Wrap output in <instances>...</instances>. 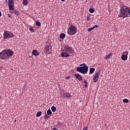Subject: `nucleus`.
Segmentation results:
<instances>
[{
    "instance_id": "f257e3e1",
    "label": "nucleus",
    "mask_w": 130,
    "mask_h": 130,
    "mask_svg": "<svg viewBox=\"0 0 130 130\" xmlns=\"http://www.w3.org/2000/svg\"><path fill=\"white\" fill-rule=\"evenodd\" d=\"M130 15V8L126 7L124 8L123 6H120L118 17L119 18H123L128 17Z\"/></svg>"
},
{
    "instance_id": "f03ea898",
    "label": "nucleus",
    "mask_w": 130,
    "mask_h": 130,
    "mask_svg": "<svg viewBox=\"0 0 130 130\" xmlns=\"http://www.w3.org/2000/svg\"><path fill=\"white\" fill-rule=\"evenodd\" d=\"M88 66L79 67L77 68L76 71L83 75H85L88 73Z\"/></svg>"
},
{
    "instance_id": "7ed1b4c3",
    "label": "nucleus",
    "mask_w": 130,
    "mask_h": 130,
    "mask_svg": "<svg viewBox=\"0 0 130 130\" xmlns=\"http://www.w3.org/2000/svg\"><path fill=\"white\" fill-rule=\"evenodd\" d=\"M77 29L76 25H71V26L68 28V34L69 35H74L77 33Z\"/></svg>"
},
{
    "instance_id": "20e7f679",
    "label": "nucleus",
    "mask_w": 130,
    "mask_h": 130,
    "mask_svg": "<svg viewBox=\"0 0 130 130\" xmlns=\"http://www.w3.org/2000/svg\"><path fill=\"white\" fill-rule=\"evenodd\" d=\"M63 48V51L69 53V54H73L74 52L73 47H70L69 45H64Z\"/></svg>"
},
{
    "instance_id": "39448f33",
    "label": "nucleus",
    "mask_w": 130,
    "mask_h": 130,
    "mask_svg": "<svg viewBox=\"0 0 130 130\" xmlns=\"http://www.w3.org/2000/svg\"><path fill=\"white\" fill-rule=\"evenodd\" d=\"M4 39L5 40L12 38L14 37V34H13L12 31H4L3 34Z\"/></svg>"
},
{
    "instance_id": "423d86ee",
    "label": "nucleus",
    "mask_w": 130,
    "mask_h": 130,
    "mask_svg": "<svg viewBox=\"0 0 130 130\" xmlns=\"http://www.w3.org/2000/svg\"><path fill=\"white\" fill-rule=\"evenodd\" d=\"M52 48V46L51 45H46L44 48V51L47 54H51L50 50Z\"/></svg>"
},
{
    "instance_id": "0eeeda50",
    "label": "nucleus",
    "mask_w": 130,
    "mask_h": 130,
    "mask_svg": "<svg viewBox=\"0 0 130 130\" xmlns=\"http://www.w3.org/2000/svg\"><path fill=\"white\" fill-rule=\"evenodd\" d=\"M7 58H8V57L5 51V50H3L2 52H1L0 53V59L3 60H6Z\"/></svg>"
},
{
    "instance_id": "6e6552de",
    "label": "nucleus",
    "mask_w": 130,
    "mask_h": 130,
    "mask_svg": "<svg viewBox=\"0 0 130 130\" xmlns=\"http://www.w3.org/2000/svg\"><path fill=\"white\" fill-rule=\"evenodd\" d=\"M101 71L99 70L98 72H97L95 75L93 76V82L96 83L99 79V77L101 75Z\"/></svg>"
},
{
    "instance_id": "1a4fd4ad",
    "label": "nucleus",
    "mask_w": 130,
    "mask_h": 130,
    "mask_svg": "<svg viewBox=\"0 0 130 130\" xmlns=\"http://www.w3.org/2000/svg\"><path fill=\"white\" fill-rule=\"evenodd\" d=\"M4 50L8 58L14 54L13 51H12L10 49H8L7 50L5 49Z\"/></svg>"
},
{
    "instance_id": "9d476101",
    "label": "nucleus",
    "mask_w": 130,
    "mask_h": 130,
    "mask_svg": "<svg viewBox=\"0 0 130 130\" xmlns=\"http://www.w3.org/2000/svg\"><path fill=\"white\" fill-rule=\"evenodd\" d=\"M8 7H9V9L10 10L14 11V13L16 15H17L18 16H19L20 13L19 12V11L17 9H14V3H13V7H12V8L10 7L9 4H8Z\"/></svg>"
},
{
    "instance_id": "9b49d317",
    "label": "nucleus",
    "mask_w": 130,
    "mask_h": 130,
    "mask_svg": "<svg viewBox=\"0 0 130 130\" xmlns=\"http://www.w3.org/2000/svg\"><path fill=\"white\" fill-rule=\"evenodd\" d=\"M61 56L62 57H68L70 56V54H69V53H68L67 52H62L61 53Z\"/></svg>"
},
{
    "instance_id": "f8f14e48",
    "label": "nucleus",
    "mask_w": 130,
    "mask_h": 130,
    "mask_svg": "<svg viewBox=\"0 0 130 130\" xmlns=\"http://www.w3.org/2000/svg\"><path fill=\"white\" fill-rule=\"evenodd\" d=\"M74 76L77 79H78L80 81H81L83 80V79L81 77V75H80L79 74H75L74 75Z\"/></svg>"
},
{
    "instance_id": "ddd939ff",
    "label": "nucleus",
    "mask_w": 130,
    "mask_h": 130,
    "mask_svg": "<svg viewBox=\"0 0 130 130\" xmlns=\"http://www.w3.org/2000/svg\"><path fill=\"white\" fill-rule=\"evenodd\" d=\"M32 55H34L35 56H37L40 55V54H39L38 51H37V50H33V51L32 52Z\"/></svg>"
},
{
    "instance_id": "4468645a",
    "label": "nucleus",
    "mask_w": 130,
    "mask_h": 130,
    "mask_svg": "<svg viewBox=\"0 0 130 130\" xmlns=\"http://www.w3.org/2000/svg\"><path fill=\"white\" fill-rule=\"evenodd\" d=\"M63 96H64V98L69 99L71 97H72V95H71V94L67 92L63 94Z\"/></svg>"
},
{
    "instance_id": "2eb2a0df",
    "label": "nucleus",
    "mask_w": 130,
    "mask_h": 130,
    "mask_svg": "<svg viewBox=\"0 0 130 130\" xmlns=\"http://www.w3.org/2000/svg\"><path fill=\"white\" fill-rule=\"evenodd\" d=\"M14 0H8L9 7L11 8L13 6Z\"/></svg>"
},
{
    "instance_id": "dca6fc26",
    "label": "nucleus",
    "mask_w": 130,
    "mask_h": 130,
    "mask_svg": "<svg viewBox=\"0 0 130 130\" xmlns=\"http://www.w3.org/2000/svg\"><path fill=\"white\" fill-rule=\"evenodd\" d=\"M121 59L123 61H125L127 59V55H122L121 56Z\"/></svg>"
},
{
    "instance_id": "f3484780",
    "label": "nucleus",
    "mask_w": 130,
    "mask_h": 130,
    "mask_svg": "<svg viewBox=\"0 0 130 130\" xmlns=\"http://www.w3.org/2000/svg\"><path fill=\"white\" fill-rule=\"evenodd\" d=\"M65 37H66V35H65V34H63V33L60 34V36H59L60 39L63 40V39H64L65 38Z\"/></svg>"
},
{
    "instance_id": "a211bd4d",
    "label": "nucleus",
    "mask_w": 130,
    "mask_h": 130,
    "mask_svg": "<svg viewBox=\"0 0 130 130\" xmlns=\"http://www.w3.org/2000/svg\"><path fill=\"white\" fill-rule=\"evenodd\" d=\"M23 6H26L28 4V2L27 0H23Z\"/></svg>"
},
{
    "instance_id": "6ab92c4d",
    "label": "nucleus",
    "mask_w": 130,
    "mask_h": 130,
    "mask_svg": "<svg viewBox=\"0 0 130 130\" xmlns=\"http://www.w3.org/2000/svg\"><path fill=\"white\" fill-rule=\"evenodd\" d=\"M111 56H112V53H110L109 55H107V56H106V57H105V59H108L110 58Z\"/></svg>"
},
{
    "instance_id": "aec40b11",
    "label": "nucleus",
    "mask_w": 130,
    "mask_h": 130,
    "mask_svg": "<svg viewBox=\"0 0 130 130\" xmlns=\"http://www.w3.org/2000/svg\"><path fill=\"white\" fill-rule=\"evenodd\" d=\"M95 71V69L94 68H91L89 70V73L90 74H92V73H93Z\"/></svg>"
},
{
    "instance_id": "412c9836",
    "label": "nucleus",
    "mask_w": 130,
    "mask_h": 130,
    "mask_svg": "<svg viewBox=\"0 0 130 130\" xmlns=\"http://www.w3.org/2000/svg\"><path fill=\"white\" fill-rule=\"evenodd\" d=\"M36 25L37 26L40 27L41 25V23L39 21H37L36 22Z\"/></svg>"
},
{
    "instance_id": "4be33fe9",
    "label": "nucleus",
    "mask_w": 130,
    "mask_h": 130,
    "mask_svg": "<svg viewBox=\"0 0 130 130\" xmlns=\"http://www.w3.org/2000/svg\"><path fill=\"white\" fill-rule=\"evenodd\" d=\"M95 10L93 9V8H90L89 9V12L90 13H93L94 12Z\"/></svg>"
},
{
    "instance_id": "5701e85b",
    "label": "nucleus",
    "mask_w": 130,
    "mask_h": 130,
    "mask_svg": "<svg viewBox=\"0 0 130 130\" xmlns=\"http://www.w3.org/2000/svg\"><path fill=\"white\" fill-rule=\"evenodd\" d=\"M51 110L53 112H55L56 111V107H54V106H52L51 107Z\"/></svg>"
},
{
    "instance_id": "b1692460",
    "label": "nucleus",
    "mask_w": 130,
    "mask_h": 130,
    "mask_svg": "<svg viewBox=\"0 0 130 130\" xmlns=\"http://www.w3.org/2000/svg\"><path fill=\"white\" fill-rule=\"evenodd\" d=\"M52 112L50 109H48V111H47V114L48 115H51L52 114Z\"/></svg>"
},
{
    "instance_id": "393cba45",
    "label": "nucleus",
    "mask_w": 130,
    "mask_h": 130,
    "mask_svg": "<svg viewBox=\"0 0 130 130\" xmlns=\"http://www.w3.org/2000/svg\"><path fill=\"white\" fill-rule=\"evenodd\" d=\"M123 102L124 103H129V100H127V99H125L123 100Z\"/></svg>"
},
{
    "instance_id": "a878e982",
    "label": "nucleus",
    "mask_w": 130,
    "mask_h": 130,
    "mask_svg": "<svg viewBox=\"0 0 130 130\" xmlns=\"http://www.w3.org/2000/svg\"><path fill=\"white\" fill-rule=\"evenodd\" d=\"M41 115H42V112H40V111H39V112H38L37 113L36 116H37V117H40V116H41Z\"/></svg>"
},
{
    "instance_id": "bb28decb",
    "label": "nucleus",
    "mask_w": 130,
    "mask_h": 130,
    "mask_svg": "<svg viewBox=\"0 0 130 130\" xmlns=\"http://www.w3.org/2000/svg\"><path fill=\"white\" fill-rule=\"evenodd\" d=\"M29 30L32 32H35V30L34 28H31V27H29Z\"/></svg>"
},
{
    "instance_id": "cd10ccee",
    "label": "nucleus",
    "mask_w": 130,
    "mask_h": 130,
    "mask_svg": "<svg viewBox=\"0 0 130 130\" xmlns=\"http://www.w3.org/2000/svg\"><path fill=\"white\" fill-rule=\"evenodd\" d=\"M49 118V116H48L46 114H45V116H44V119H48Z\"/></svg>"
},
{
    "instance_id": "c85d7f7f",
    "label": "nucleus",
    "mask_w": 130,
    "mask_h": 130,
    "mask_svg": "<svg viewBox=\"0 0 130 130\" xmlns=\"http://www.w3.org/2000/svg\"><path fill=\"white\" fill-rule=\"evenodd\" d=\"M93 29H94V28H93V27H90L89 28H88V31L89 32H90V31H91Z\"/></svg>"
},
{
    "instance_id": "c756f323",
    "label": "nucleus",
    "mask_w": 130,
    "mask_h": 130,
    "mask_svg": "<svg viewBox=\"0 0 130 130\" xmlns=\"http://www.w3.org/2000/svg\"><path fill=\"white\" fill-rule=\"evenodd\" d=\"M84 83H85V87H87V82L86 80L84 81Z\"/></svg>"
},
{
    "instance_id": "7c9ffc66",
    "label": "nucleus",
    "mask_w": 130,
    "mask_h": 130,
    "mask_svg": "<svg viewBox=\"0 0 130 130\" xmlns=\"http://www.w3.org/2000/svg\"><path fill=\"white\" fill-rule=\"evenodd\" d=\"M99 27V26L98 25H94V26H93L92 28H93V29H94V28H98V27Z\"/></svg>"
},
{
    "instance_id": "2f4dec72",
    "label": "nucleus",
    "mask_w": 130,
    "mask_h": 130,
    "mask_svg": "<svg viewBox=\"0 0 130 130\" xmlns=\"http://www.w3.org/2000/svg\"><path fill=\"white\" fill-rule=\"evenodd\" d=\"M90 20V17L89 16H87V21H89Z\"/></svg>"
},
{
    "instance_id": "473e14b6",
    "label": "nucleus",
    "mask_w": 130,
    "mask_h": 130,
    "mask_svg": "<svg viewBox=\"0 0 130 130\" xmlns=\"http://www.w3.org/2000/svg\"><path fill=\"white\" fill-rule=\"evenodd\" d=\"M58 125L59 126H61V125H62V123H61L60 122H58Z\"/></svg>"
},
{
    "instance_id": "72a5a7b5",
    "label": "nucleus",
    "mask_w": 130,
    "mask_h": 130,
    "mask_svg": "<svg viewBox=\"0 0 130 130\" xmlns=\"http://www.w3.org/2000/svg\"><path fill=\"white\" fill-rule=\"evenodd\" d=\"M80 66H87L85 63H83L82 64H80Z\"/></svg>"
},
{
    "instance_id": "f704fd0d",
    "label": "nucleus",
    "mask_w": 130,
    "mask_h": 130,
    "mask_svg": "<svg viewBox=\"0 0 130 130\" xmlns=\"http://www.w3.org/2000/svg\"><path fill=\"white\" fill-rule=\"evenodd\" d=\"M8 17L9 18H11V15L10 14H8Z\"/></svg>"
},
{
    "instance_id": "c9c22d12",
    "label": "nucleus",
    "mask_w": 130,
    "mask_h": 130,
    "mask_svg": "<svg viewBox=\"0 0 130 130\" xmlns=\"http://www.w3.org/2000/svg\"><path fill=\"white\" fill-rule=\"evenodd\" d=\"M87 129H88V127H87V126H86V127H85L83 129V130H87Z\"/></svg>"
},
{
    "instance_id": "e433bc0d",
    "label": "nucleus",
    "mask_w": 130,
    "mask_h": 130,
    "mask_svg": "<svg viewBox=\"0 0 130 130\" xmlns=\"http://www.w3.org/2000/svg\"><path fill=\"white\" fill-rule=\"evenodd\" d=\"M53 130H58V129H57V128H56V127H54V128H53Z\"/></svg>"
},
{
    "instance_id": "4c0bfd02",
    "label": "nucleus",
    "mask_w": 130,
    "mask_h": 130,
    "mask_svg": "<svg viewBox=\"0 0 130 130\" xmlns=\"http://www.w3.org/2000/svg\"><path fill=\"white\" fill-rule=\"evenodd\" d=\"M69 78H70V77H68V76L66 77V79H67L68 80L69 79Z\"/></svg>"
},
{
    "instance_id": "58836bf2",
    "label": "nucleus",
    "mask_w": 130,
    "mask_h": 130,
    "mask_svg": "<svg viewBox=\"0 0 130 130\" xmlns=\"http://www.w3.org/2000/svg\"><path fill=\"white\" fill-rule=\"evenodd\" d=\"M10 13H12V14H13V13H14V10H13V11H11V12H10Z\"/></svg>"
},
{
    "instance_id": "ea45409f",
    "label": "nucleus",
    "mask_w": 130,
    "mask_h": 130,
    "mask_svg": "<svg viewBox=\"0 0 130 130\" xmlns=\"http://www.w3.org/2000/svg\"><path fill=\"white\" fill-rule=\"evenodd\" d=\"M2 16V12L0 11V17Z\"/></svg>"
},
{
    "instance_id": "a19ab883",
    "label": "nucleus",
    "mask_w": 130,
    "mask_h": 130,
    "mask_svg": "<svg viewBox=\"0 0 130 130\" xmlns=\"http://www.w3.org/2000/svg\"><path fill=\"white\" fill-rule=\"evenodd\" d=\"M61 2H64L66 0H60Z\"/></svg>"
},
{
    "instance_id": "79ce46f5",
    "label": "nucleus",
    "mask_w": 130,
    "mask_h": 130,
    "mask_svg": "<svg viewBox=\"0 0 130 130\" xmlns=\"http://www.w3.org/2000/svg\"><path fill=\"white\" fill-rule=\"evenodd\" d=\"M60 93L61 94V95H62L63 93L62 92H60Z\"/></svg>"
},
{
    "instance_id": "37998d69",
    "label": "nucleus",
    "mask_w": 130,
    "mask_h": 130,
    "mask_svg": "<svg viewBox=\"0 0 130 130\" xmlns=\"http://www.w3.org/2000/svg\"><path fill=\"white\" fill-rule=\"evenodd\" d=\"M127 52V54H128V52Z\"/></svg>"
},
{
    "instance_id": "c03bdc74",
    "label": "nucleus",
    "mask_w": 130,
    "mask_h": 130,
    "mask_svg": "<svg viewBox=\"0 0 130 130\" xmlns=\"http://www.w3.org/2000/svg\"><path fill=\"white\" fill-rule=\"evenodd\" d=\"M129 62H130V55H129Z\"/></svg>"
},
{
    "instance_id": "a18cd8bd",
    "label": "nucleus",
    "mask_w": 130,
    "mask_h": 130,
    "mask_svg": "<svg viewBox=\"0 0 130 130\" xmlns=\"http://www.w3.org/2000/svg\"><path fill=\"white\" fill-rule=\"evenodd\" d=\"M77 1H79L80 0H76Z\"/></svg>"
},
{
    "instance_id": "49530a36",
    "label": "nucleus",
    "mask_w": 130,
    "mask_h": 130,
    "mask_svg": "<svg viewBox=\"0 0 130 130\" xmlns=\"http://www.w3.org/2000/svg\"><path fill=\"white\" fill-rule=\"evenodd\" d=\"M8 0H6V2H7Z\"/></svg>"
}]
</instances>
